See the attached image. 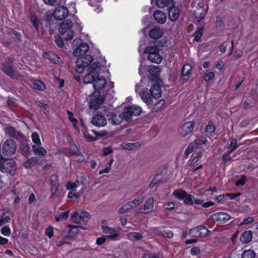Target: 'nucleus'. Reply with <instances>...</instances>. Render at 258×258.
<instances>
[{
	"label": "nucleus",
	"instance_id": "1",
	"mask_svg": "<svg viewBox=\"0 0 258 258\" xmlns=\"http://www.w3.org/2000/svg\"><path fill=\"white\" fill-rule=\"evenodd\" d=\"M161 46L156 41L149 43L144 49V53L147 55L148 59L155 63H160L162 59L159 54Z\"/></svg>",
	"mask_w": 258,
	"mask_h": 258
},
{
	"label": "nucleus",
	"instance_id": "2",
	"mask_svg": "<svg viewBox=\"0 0 258 258\" xmlns=\"http://www.w3.org/2000/svg\"><path fill=\"white\" fill-rule=\"evenodd\" d=\"M193 10L195 20L199 22L203 20L207 12L208 7L202 0H195L193 3Z\"/></svg>",
	"mask_w": 258,
	"mask_h": 258
},
{
	"label": "nucleus",
	"instance_id": "3",
	"mask_svg": "<svg viewBox=\"0 0 258 258\" xmlns=\"http://www.w3.org/2000/svg\"><path fill=\"white\" fill-rule=\"evenodd\" d=\"M16 169V164L14 160L5 159L0 156V170L2 172L13 175L15 174Z\"/></svg>",
	"mask_w": 258,
	"mask_h": 258
},
{
	"label": "nucleus",
	"instance_id": "4",
	"mask_svg": "<svg viewBox=\"0 0 258 258\" xmlns=\"http://www.w3.org/2000/svg\"><path fill=\"white\" fill-rule=\"evenodd\" d=\"M72 47L74 49L73 54L77 57L86 55V53L89 48L88 44L83 42L82 40L79 38L73 41Z\"/></svg>",
	"mask_w": 258,
	"mask_h": 258
},
{
	"label": "nucleus",
	"instance_id": "5",
	"mask_svg": "<svg viewBox=\"0 0 258 258\" xmlns=\"http://www.w3.org/2000/svg\"><path fill=\"white\" fill-rule=\"evenodd\" d=\"M100 63L95 62L88 68V74L83 78V82L88 84L90 83L94 84V81L96 79V75L98 74L100 70Z\"/></svg>",
	"mask_w": 258,
	"mask_h": 258
},
{
	"label": "nucleus",
	"instance_id": "6",
	"mask_svg": "<svg viewBox=\"0 0 258 258\" xmlns=\"http://www.w3.org/2000/svg\"><path fill=\"white\" fill-rule=\"evenodd\" d=\"M73 23L70 20H66L63 22L59 28L60 34L66 40L71 39L74 35V32L72 29Z\"/></svg>",
	"mask_w": 258,
	"mask_h": 258
},
{
	"label": "nucleus",
	"instance_id": "7",
	"mask_svg": "<svg viewBox=\"0 0 258 258\" xmlns=\"http://www.w3.org/2000/svg\"><path fill=\"white\" fill-rule=\"evenodd\" d=\"M76 60V71L78 73L83 72L84 69L92 62L93 58L90 54H86L80 56H78Z\"/></svg>",
	"mask_w": 258,
	"mask_h": 258
},
{
	"label": "nucleus",
	"instance_id": "8",
	"mask_svg": "<svg viewBox=\"0 0 258 258\" xmlns=\"http://www.w3.org/2000/svg\"><path fill=\"white\" fill-rule=\"evenodd\" d=\"M142 111L141 107L139 106L136 105L128 106L124 108L122 117L126 121H130L133 116L139 115Z\"/></svg>",
	"mask_w": 258,
	"mask_h": 258
},
{
	"label": "nucleus",
	"instance_id": "9",
	"mask_svg": "<svg viewBox=\"0 0 258 258\" xmlns=\"http://www.w3.org/2000/svg\"><path fill=\"white\" fill-rule=\"evenodd\" d=\"M89 214L85 210H79L71 215V220L77 224H86L90 218Z\"/></svg>",
	"mask_w": 258,
	"mask_h": 258
},
{
	"label": "nucleus",
	"instance_id": "10",
	"mask_svg": "<svg viewBox=\"0 0 258 258\" xmlns=\"http://www.w3.org/2000/svg\"><path fill=\"white\" fill-rule=\"evenodd\" d=\"M87 99L90 108L93 109L99 108L104 101V97H100L99 92H95V94L90 95Z\"/></svg>",
	"mask_w": 258,
	"mask_h": 258
},
{
	"label": "nucleus",
	"instance_id": "11",
	"mask_svg": "<svg viewBox=\"0 0 258 258\" xmlns=\"http://www.w3.org/2000/svg\"><path fill=\"white\" fill-rule=\"evenodd\" d=\"M17 150V146L15 141L13 139L6 140L2 147L3 153L7 156L14 155Z\"/></svg>",
	"mask_w": 258,
	"mask_h": 258
},
{
	"label": "nucleus",
	"instance_id": "12",
	"mask_svg": "<svg viewBox=\"0 0 258 258\" xmlns=\"http://www.w3.org/2000/svg\"><path fill=\"white\" fill-rule=\"evenodd\" d=\"M91 123L97 127L104 126L107 124V120L105 114L100 112H97L95 113L91 119Z\"/></svg>",
	"mask_w": 258,
	"mask_h": 258
},
{
	"label": "nucleus",
	"instance_id": "13",
	"mask_svg": "<svg viewBox=\"0 0 258 258\" xmlns=\"http://www.w3.org/2000/svg\"><path fill=\"white\" fill-rule=\"evenodd\" d=\"M209 230L204 226H199L189 231V235L192 237H204L208 235Z\"/></svg>",
	"mask_w": 258,
	"mask_h": 258
},
{
	"label": "nucleus",
	"instance_id": "14",
	"mask_svg": "<svg viewBox=\"0 0 258 258\" xmlns=\"http://www.w3.org/2000/svg\"><path fill=\"white\" fill-rule=\"evenodd\" d=\"M53 15L56 20H62L68 17L69 11L64 6H59L55 9Z\"/></svg>",
	"mask_w": 258,
	"mask_h": 258
},
{
	"label": "nucleus",
	"instance_id": "15",
	"mask_svg": "<svg viewBox=\"0 0 258 258\" xmlns=\"http://www.w3.org/2000/svg\"><path fill=\"white\" fill-rule=\"evenodd\" d=\"M154 206L153 198H149L145 204L139 208V212L143 214H148L153 211Z\"/></svg>",
	"mask_w": 258,
	"mask_h": 258
},
{
	"label": "nucleus",
	"instance_id": "16",
	"mask_svg": "<svg viewBox=\"0 0 258 258\" xmlns=\"http://www.w3.org/2000/svg\"><path fill=\"white\" fill-rule=\"evenodd\" d=\"M195 123L194 121L185 122L181 126L180 134L182 136H186L191 133L195 127Z\"/></svg>",
	"mask_w": 258,
	"mask_h": 258
},
{
	"label": "nucleus",
	"instance_id": "17",
	"mask_svg": "<svg viewBox=\"0 0 258 258\" xmlns=\"http://www.w3.org/2000/svg\"><path fill=\"white\" fill-rule=\"evenodd\" d=\"M192 67L189 63H186L182 67L180 80L181 81H187L189 78L191 72Z\"/></svg>",
	"mask_w": 258,
	"mask_h": 258
},
{
	"label": "nucleus",
	"instance_id": "18",
	"mask_svg": "<svg viewBox=\"0 0 258 258\" xmlns=\"http://www.w3.org/2000/svg\"><path fill=\"white\" fill-rule=\"evenodd\" d=\"M3 70L10 77L15 79L18 78V75L17 73L14 71L11 63H8L6 62L4 63L3 65Z\"/></svg>",
	"mask_w": 258,
	"mask_h": 258
},
{
	"label": "nucleus",
	"instance_id": "19",
	"mask_svg": "<svg viewBox=\"0 0 258 258\" xmlns=\"http://www.w3.org/2000/svg\"><path fill=\"white\" fill-rule=\"evenodd\" d=\"M107 118L109 121H111V122L114 125L119 124L122 121L123 118L122 117V113L117 115L114 112H109L107 114Z\"/></svg>",
	"mask_w": 258,
	"mask_h": 258
},
{
	"label": "nucleus",
	"instance_id": "20",
	"mask_svg": "<svg viewBox=\"0 0 258 258\" xmlns=\"http://www.w3.org/2000/svg\"><path fill=\"white\" fill-rule=\"evenodd\" d=\"M153 16L155 21L158 23L163 24L166 21V15L161 11H156L154 13Z\"/></svg>",
	"mask_w": 258,
	"mask_h": 258
},
{
	"label": "nucleus",
	"instance_id": "21",
	"mask_svg": "<svg viewBox=\"0 0 258 258\" xmlns=\"http://www.w3.org/2000/svg\"><path fill=\"white\" fill-rule=\"evenodd\" d=\"M106 84V81L104 77L97 76L93 85L95 90H99L102 89Z\"/></svg>",
	"mask_w": 258,
	"mask_h": 258
},
{
	"label": "nucleus",
	"instance_id": "22",
	"mask_svg": "<svg viewBox=\"0 0 258 258\" xmlns=\"http://www.w3.org/2000/svg\"><path fill=\"white\" fill-rule=\"evenodd\" d=\"M169 10L168 12V17L169 19L172 22H174L177 20L179 17V10L175 6V4L174 6L172 7H170L168 9Z\"/></svg>",
	"mask_w": 258,
	"mask_h": 258
},
{
	"label": "nucleus",
	"instance_id": "23",
	"mask_svg": "<svg viewBox=\"0 0 258 258\" xmlns=\"http://www.w3.org/2000/svg\"><path fill=\"white\" fill-rule=\"evenodd\" d=\"M150 92L152 97L155 98L160 97L162 94L160 87L157 84H154L151 86Z\"/></svg>",
	"mask_w": 258,
	"mask_h": 258
},
{
	"label": "nucleus",
	"instance_id": "24",
	"mask_svg": "<svg viewBox=\"0 0 258 258\" xmlns=\"http://www.w3.org/2000/svg\"><path fill=\"white\" fill-rule=\"evenodd\" d=\"M217 220L221 224H224L229 221L230 219V216L225 212H219L215 214Z\"/></svg>",
	"mask_w": 258,
	"mask_h": 258
},
{
	"label": "nucleus",
	"instance_id": "25",
	"mask_svg": "<svg viewBox=\"0 0 258 258\" xmlns=\"http://www.w3.org/2000/svg\"><path fill=\"white\" fill-rule=\"evenodd\" d=\"M43 57L54 63H58L61 61L60 58L51 52L43 53Z\"/></svg>",
	"mask_w": 258,
	"mask_h": 258
},
{
	"label": "nucleus",
	"instance_id": "26",
	"mask_svg": "<svg viewBox=\"0 0 258 258\" xmlns=\"http://www.w3.org/2000/svg\"><path fill=\"white\" fill-rule=\"evenodd\" d=\"M156 5L159 8L170 7L174 6V2L173 0H156Z\"/></svg>",
	"mask_w": 258,
	"mask_h": 258
},
{
	"label": "nucleus",
	"instance_id": "27",
	"mask_svg": "<svg viewBox=\"0 0 258 258\" xmlns=\"http://www.w3.org/2000/svg\"><path fill=\"white\" fill-rule=\"evenodd\" d=\"M163 35V30L159 28H154L152 29L149 32L150 37L154 39L161 38Z\"/></svg>",
	"mask_w": 258,
	"mask_h": 258
},
{
	"label": "nucleus",
	"instance_id": "28",
	"mask_svg": "<svg viewBox=\"0 0 258 258\" xmlns=\"http://www.w3.org/2000/svg\"><path fill=\"white\" fill-rule=\"evenodd\" d=\"M30 20L32 25L36 30H38L39 27L42 25V20L35 14H31L30 15Z\"/></svg>",
	"mask_w": 258,
	"mask_h": 258
},
{
	"label": "nucleus",
	"instance_id": "29",
	"mask_svg": "<svg viewBox=\"0 0 258 258\" xmlns=\"http://www.w3.org/2000/svg\"><path fill=\"white\" fill-rule=\"evenodd\" d=\"M33 152L38 156H43L46 154V150L41 145H33L32 146Z\"/></svg>",
	"mask_w": 258,
	"mask_h": 258
},
{
	"label": "nucleus",
	"instance_id": "30",
	"mask_svg": "<svg viewBox=\"0 0 258 258\" xmlns=\"http://www.w3.org/2000/svg\"><path fill=\"white\" fill-rule=\"evenodd\" d=\"M126 237L130 240H140L143 238L144 236L141 233L137 232H131L126 234Z\"/></svg>",
	"mask_w": 258,
	"mask_h": 258
},
{
	"label": "nucleus",
	"instance_id": "31",
	"mask_svg": "<svg viewBox=\"0 0 258 258\" xmlns=\"http://www.w3.org/2000/svg\"><path fill=\"white\" fill-rule=\"evenodd\" d=\"M69 227L70 229L69 231L68 235L71 238H74L79 234V228H81V226L69 225Z\"/></svg>",
	"mask_w": 258,
	"mask_h": 258
},
{
	"label": "nucleus",
	"instance_id": "32",
	"mask_svg": "<svg viewBox=\"0 0 258 258\" xmlns=\"http://www.w3.org/2000/svg\"><path fill=\"white\" fill-rule=\"evenodd\" d=\"M240 240L242 243H246L252 239V232L251 231L244 232L240 236Z\"/></svg>",
	"mask_w": 258,
	"mask_h": 258
},
{
	"label": "nucleus",
	"instance_id": "33",
	"mask_svg": "<svg viewBox=\"0 0 258 258\" xmlns=\"http://www.w3.org/2000/svg\"><path fill=\"white\" fill-rule=\"evenodd\" d=\"M79 150L78 149L77 147L74 145L73 146H72L71 149H68L65 148L62 150V153L66 155L67 156H75Z\"/></svg>",
	"mask_w": 258,
	"mask_h": 258
},
{
	"label": "nucleus",
	"instance_id": "34",
	"mask_svg": "<svg viewBox=\"0 0 258 258\" xmlns=\"http://www.w3.org/2000/svg\"><path fill=\"white\" fill-rule=\"evenodd\" d=\"M148 71L152 76L154 77H157L161 72V69L159 67L153 65L150 66L148 67Z\"/></svg>",
	"mask_w": 258,
	"mask_h": 258
},
{
	"label": "nucleus",
	"instance_id": "35",
	"mask_svg": "<svg viewBox=\"0 0 258 258\" xmlns=\"http://www.w3.org/2000/svg\"><path fill=\"white\" fill-rule=\"evenodd\" d=\"M33 88L39 91H43L45 89L46 86L45 84L41 81L36 80L33 83Z\"/></svg>",
	"mask_w": 258,
	"mask_h": 258
},
{
	"label": "nucleus",
	"instance_id": "36",
	"mask_svg": "<svg viewBox=\"0 0 258 258\" xmlns=\"http://www.w3.org/2000/svg\"><path fill=\"white\" fill-rule=\"evenodd\" d=\"M38 161V158L36 157H33L25 162L23 165L26 168H30L35 165Z\"/></svg>",
	"mask_w": 258,
	"mask_h": 258
},
{
	"label": "nucleus",
	"instance_id": "37",
	"mask_svg": "<svg viewBox=\"0 0 258 258\" xmlns=\"http://www.w3.org/2000/svg\"><path fill=\"white\" fill-rule=\"evenodd\" d=\"M255 252L252 249L245 250L241 254V258H254Z\"/></svg>",
	"mask_w": 258,
	"mask_h": 258
},
{
	"label": "nucleus",
	"instance_id": "38",
	"mask_svg": "<svg viewBox=\"0 0 258 258\" xmlns=\"http://www.w3.org/2000/svg\"><path fill=\"white\" fill-rule=\"evenodd\" d=\"M80 186V182L79 180H76L74 182H69L66 184V188L67 190H71L75 191L76 189Z\"/></svg>",
	"mask_w": 258,
	"mask_h": 258
},
{
	"label": "nucleus",
	"instance_id": "39",
	"mask_svg": "<svg viewBox=\"0 0 258 258\" xmlns=\"http://www.w3.org/2000/svg\"><path fill=\"white\" fill-rule=\"evenodd\" d=\"M140 96H141L142 100L148 105H150L151 101L152 100L151 97L149 95L147 92L145 91H142L140 93Z\"/></svg>",
	"mask_w": 258,
	"mask_h": 258
},
{
	"label": "nucleus",
	"instance_id": "40",
	"mask_svg": "<svg viewBox=\"0 0 258 258\" xmlns=\"http://www.w3.org/2000/svg\"><path fill=\"white\" fill-rule=\"evenodd\" d=\"M165 103V100L161 99L158 102L154 103V106L152 108L153 111H158L160 110Z\"/></svg>",
	"mask_w": 258,
	"mask_h": 258
},
{
	"label": "nucleus",
	"instance_id": "41",
	"mask_svg": "<svg viewBox=\"0 0 258 258\" xmlns=\"http://www.w3.org/2000/svg\"><path fill=\"white\" fill-rule=\"evenodd\" d=\"M186 194V192L182 189L175 190L173 192V195L180 200L184 199Z\"/></svg>",
	"mask_w": 258,
	"mask_h": 258
},
{
	"label": "nucleus",
	"instance_id": "42",
	"mask_svg": "<svg viewBox=\"0 0 258 258\" xmlns=\"http://www.w3.org/2000/svg\"><path fill=\"white\" fill-rule=\"evenodd\" d=\"M31 139L33 143H34L33 145H41L39 135L37 132H34L32 133Z\"/></svg>",
	"mask_w": 258,
	"mask_h": 258
},
{
	"label": "nucleus",
	"instance_id": "43",
	"mask_svg": "<svg viewBox=\"0 0 258 258\" xmlns=\"http://www.w3.org/2000/svg\"><path fill=\"white\" fill-rule=\"evenodd\" d=\"M143 201V198H138L133 200L131 201L128 202V203L131 205V208H134L140 205Z\"/></svg>",
	"mask_w": 258,
	"mask_h": 258
},
{
	"label": "nucleus",
	"instance_id": "44",
	"mask_svg": "<svg viewBox=\"0 0 258 258\" xmlns=\"http://www.w3.org/2000/svg\"><path fill=\"white\" fill-rule=\"evenodd\" d=\"M162 179V178L161 175H156L149 184L150 188L154 187L157 184L160 182Z\"/></svg>",
	"mask_w": 258,
	"mask_h": 258
},
{
	"label": "nucleus",
	"instance_id": "45",
	"mask_svg": "<svg viewBox=\"0 0 258 258\" xmlns=\"http://www.w3.org/2000/svg\"><path fill=\"white\" fill-rule=\"evenodd\" d=\"M207 139L203 136L197 137L193 143L196 146L205 144L207 142Z\"/></svg>",
	"mask_w": 258,
	"mask_h": 258
},
{
	"label": "nucleus",
	"instance_id": "46",
	"mask_svg": "<svg viewBox=\"0 0 258 258\" xmlns=\"http://www.w3.org/2000/svg\"><path fill=\"white\" fill-rule=\"evenodd\" d=\"M131 205L128 203V202H127L125 204H124L118 210V213L119 214H122L128 211H129L130 209H131Z\"/></svg>",
	"mask_w": 258,
	"mask_h": 258
},
{
	"label": "nucleus",
	"instance_id": "47",
	"mask_svg": "<svg viewBox=\"0 0 258 258\" xmlns=\"http://www.w3.org/2000/svg\"><path fill=\"white\" fill-rule=\"evenodd\" d=\"M101 1L102 0H89V4L90 6L96 7L95 9V11L97 13H99L102 11V9L101 8L100 6H98L97 4L98 3H100Z\"/></svg>",
	"mask_w": 258,
	"mask_h": 258
},
{
	"label": "nucleus",
	"instance_id": "48",
	"mask_svg": "<svg viewBox=\"0 0 258 258\" xmlns=\"http://www.w3.org/2000/svg\"><path fill=\"white\" fill-rule=\"evenodd\" d=\"M10 220V217L5 216L4 212L2 211V214H0V226L8 223Z\"/></svg>",
	"mask_w": 258,
	"mask_h": 258
},
{
	"label": "nucleus",
	"instance_id": "49",
	"mask_svg": "<svg viewBox=\"0 0 258 258\" xmlns=\"http://www.w3.org/2000/svg\"><path fill=\"white\" fill-rule=\"evenodd\" d=\"M138 143H123L122 144V147L123 149L128 150H132L134 148L137 147Z\"/></svg>",
	"mask_w": 258,
	"mask_h": 258
},
{
	"label": "nucleus",
	"instance_id": "50",
	"mask_svg": "<svg viewBox=\"0 0 258 258\" xmlns=\"http://www.w3.org/2000/svg\"><path fill=\"white\" fill-rule=\"evenodd\" d=\"M203 34V28H199L197 29L194 35V39L195 41L198 42L200 40Z\"/></svg>",
	"mask_w": 258,
	"mask_h": 258
},
{
	"label": "nucleus",
	"instance_id": "51",
	"mask_svg": "<svg viewBox=\"0 0 258 258\" xmlns=\"http://www.w3.org/2000/svg\"><path fill=\"white\" fill-rule=\"evenodd\" d=\"M69 217V211L61 213L58 216L55 217L56 221L66 220Z\"/></svg>",
	"mask_w": 258,
	"mask_h": 258
},
{
	"label": "nucleus",
	"instance_id": "52",
	"mask_svg": "<svg viewBox=\"0 0 258 258\" xmlns=\"http://www.w3.org/2000/svg\"><path fill=\"white\" fill-rule=\"evenodd\" d=\"M237 141L236 139H233L231 141L230 144L228 147V149H230L229 153H232V152L236 149L238 147L237 145Z\"/></svg>",
	"mask_w": 258,
	"mask_h": 258
},
{
	"label": "nucleus",
	"instance_id": "53",
	"mask_svg": "<svg viewBox=\"0 0 258 258\" xmlns=\"http://www.w3.org/2000/svg\"><path fill=\"white\" fill-rule=\"evenodd\" d=\"M1 232L5 236H9L11 234V230L9 226H5L1 228Z\"/></svg>",
	"mask_w": 258,
	"mask_h": 258
},
{
	"label": "nucleus",
	"instance_id": "54",
	"mask_svg": "<svg viewBox=\"0 0 258 258\" xmlns=\"http://www.w3.org/2000/svg\"><path fill=\"white\" fill-rule=\"evenodd\" d=\"M164 229L163 227H158L152 228L151 231L157 235L163 236Z\"/></svg>",
	"mask_w": 258,
	"mask_h": 258
},
{
	"label": "nucleus",
	"instance_id": "55",
	"mask_svg": "<svg viewBox=\"0 0 258 258\" xmlns=\"http://www.w3.org/2000/svg\"><path fill=\"white\" fill-rule=\"evenodd\" d=\"M194 197L191 195L187 194L186 193L184 199H183V203L185 204L192 205L193 204V200Z\"/></svg>",
	"mask_w": 258,
	"mask_h": 258
},
{
	"label": "nucleus",
	"instance_id": "56",
	"mask_svg": "<svg viewBox=\"0 0 258 258\" xmlns=\"http://www.w3.org/2000/svg\"><path fill=\"white\" fill-rule=\"evenodd\" d=\"M5 133L10 137L16 136V131L13 127H8L5 128Z\"/></svg>",
	"mask_w": 258,
	"mask_h": 258
},
{
	"label": "nucleus",
	"instance_id": "57",
	"mask_svg": "<svg viewBox=\"0 0 258 258\" xmlns=\"http://www.w3.org/2000/svg\"><path fill=\"white\" fill-rule=\"evenodd\" d=\"M113 162V159H111L109 161L108 165L105 168L99 170V174H102L105 173H108L110 170L111 165H112Z\"/></svg>",
	"mask_w": 258,
	"mask_h": 258
},
{
	"label": "nucleus",
	"instance_id": "58",
	"mask_svg": "<svg viewBox=\"0 0 258 258\" xmlns=\"http://www.w3.org/2000/svg\"><path fill=\"white\" fill-rule=\"evenodd\" d=\"M120 236V233H119V230L117 229L115 232H113L111 235L106 236V238L113 240H117V238Z\"/></svg>",
	"mask_w": 258,
	"mask_h": 258
},
{
	"label": "nucleus",
	"instance_id": "59",
	"mask_svg": "<svg viewBox=\"0 0 258 258\" xmlns=\"http://www.w3.org/2000/svg\"><path fill=\"white\" fill-rule=\"evenodd\" d=\"M59 184H51V190L52 192V195L55 196H58L59 195Z\"/></svg>",
	"mask_w": 258,
	"mask_h": 258
},
{
	"label": "nucleus",
	"instance_id": "60",
	"mask_svg": "<svg viewBox=\"0 0 258 258\" xmlns=\"http://www.w3.org/2000/svg\"><path fill=\"white\" fill-rule=\"evenodd\" d=\"M202 153L200 152H199L197 153L196 155H192V159L189 161L190 162V164H194L196 163L198 160L199 158H201L202 156Z\"/></svg>",
	"mask_w": 258,
	"mask_h": 258
},
{
	"label": "nucleus",
	"instance_id": "61",
	"mask_svg": "<svg viewBox=\"0 0 258 258\" xmlns=\"http://www.w3.org/2000/svg\"><path fill=\"white\" fill-rule=\"evenodd\" d=\"M84 156L81 154V153L78 151L77 154L74 156V160L75 161L80 163L82 162H83L84 161Z\"/></svg>",
	"mask_w": 258,
	"mask_h": 258
},
{
	"label": "nucleus",
	"instance_id": "62",
	"mask_svg": "<svg viewBox=\"0 0 258 258\" xmlns=\"http://www.w3.org/2000/svg\"><path fill=\"white\" fill-rule=\"evenodd\" d=\"M118 229L119 230H120V228H111L109 227L108 226L105 227V228L103 230V232L106 234H111L113 232H115V231Z\"/></svg>",
	"mask_w": 258,
	"mask_h": 258
},
{
	"label": "nucleus",
	"instance_id": "63",
	"mask_svg": "<svg viewBox=\"0 0 258 258\" xmlns=\"http://www.w3.org/2000/svg\"><path fill=\"white\" fill-rule=\"evenodd\" d=\"M254 221V219L251 217H248L245 218L243 221L239 224V226H241L243 225L248 224L252 223Z\"/></svg>",
	"mask_w": 258,
	"mask_h": 258
},
{
	"label": "nucleus",
	"instance_id": "64",
	"mask_svg": "<svg viewBox=\"0 0 258 258\" xmlns=\"http://www.w3.org/2000/svg\"><path fill=\"white\" fill-rule=\"evenodd\" d=\"M53 228L52 226H49L46 229L45 234L49 238H51L53 235Z\"/></svg>",
	"mask_w": 258,
	"mask_h": 258
}]
</instances>
